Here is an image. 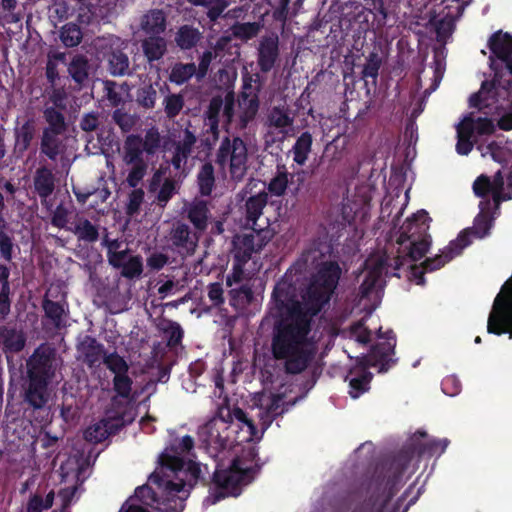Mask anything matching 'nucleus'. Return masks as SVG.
Returning <instances> with one entry per match:
<instances>
[{
  "label": "nucleus",
  "instance_id": "obj_1",
  "mask_svg": "<svg viewBox=\"0 0 512 512\" xmlns=\"http://www.w3.org/2000/svg\"><path fill=\"white\" fill-rule=\"evenodd\" d=\"M478 150L483 158L491 157L503 165V171H498L491 181L487 176L480 175L473 184L474 193L478 197L491 196V200H482L480 212L474 220L471 230H466L452 241L441 254L421 261L429 250L431 240L427 234L429 217L424 210L418 211L395 230L397 243L400 245L396 259L395 270L403 273L409 281L421 285L424 283L423 274L440 269L446 263L458 256L470 244L469 235L482 239L489 234L492 227L493 213L500 202L512 198V141L497 140L480 144ZM401 213L399 207L393 217L394 229Z\"/></svg>",
  "mask_w": 512,
  "mask_h": 512
},
{
  "label": "nucleus",
  "instance_id": "obj_2",
  "mask_svg": "<svg viewBox=\"0 0 512 512\" xmlns=\"http://www.w3.org/2000/svg\"><path fill=\"white\" fill-rule=\"evenodd\" d=\"M328 250L326 244H319L302 255L304 264L315 265L317 272L302 296V302L286 305L285 317L279 323L273 340L275 357L285 359L287 370L292 373L302 371L315 352L314 343L306 339L309 320L329 301L340 277L337 263L324 260Z\"/></svg>",
  "mask_w": 512,
  "mask_h": 512
},
{
  "label": "nucleus",
  "instance_id": "obj_3",
  "mask_svg": "<svg viewBox=\"0 0 512 512\" xmlns=\"http://www.w3.org/2000/svg\"><path fill=\"white\" fill-rule=\"evenodd\" d=\"M290 393L291 386L279 377L265 382L263 390L253 395L248 414L239 408L220 407L217 415L200 427V441L216 459L238 450L234 441L260 439L273 420L295 404Z\"/></svg>",
  "mask_w": 512,
  "mask_h": 512
},
{
  "label": "nucleus",
  "instance_id": "obj_4",
  "mask_svg": "<svg viewBox=\"0 0 512 512\" xmlns=\"http://www.w3.org/2000/svg\"><path fill=\"white\" fill-rule=\"evenodd\" d=\"M193 445V439L186 435L160 455L159 466L149 481L158 486L163 496L161 503L152 488L144 485L135 490L119 512H148L145 508L148 506L171 512L182 511L190 489L202 472L199 463L184 460V454H189Z\"/></svg>",
  "mask_w": 512,
  "mask_h": 512
},
{
  "label": "nucleus",
  "instance_id": "obj_5",
  "mask_svg": "<svg viewBox=\"0 0 512 512\" xmlns=\"http://www.w3.org/2000/svg\"><path fill=\"white\" fill-rule=\"evenodd\" d=\"M512 94V84L497 85L494 82L484 81L478 93L470 99V107L476 108L463 116L456 125V150L461 155H467L473 148L478 137L494 132L493 119H497L502 130L512 129V112H503V101Z\"/></svg>",
  "mask_w": 512,
  "mask_h": 512
},
{
  "label": "nucleus",
  "instance_id": "obj_6",
  "mask_svg": "<svg viewBox=\"0 0 512 512\" xmlns=\"http://www.w3.org/2000/svg\"><path fill=\"white\" fill-rule=\"evenodd\" d=\"M214 472L215 491L207 498L212 504L225 497L240 495L243 488L250 484L259 469L257 451L253 446L235 450L228 455L216 458Z\"/></svg>",
  "mask_w": 512,
  "mask_h": 512
},
{
  "label": "nucleus",
  "instance_id": "obj_7",
  "mask_svg": "<svg viewBox=\"0 0 512 512\" xmlns=\"http://www.w3.org/2000/svg\"><path fill=\"white\" fill-rule=\"evenodd\" d=\"M394 347V335L391 331H387L385 336L378 335V342L368 356L357 358L356 365L349 370L346 377L349 383V395L353 399L359 398L369 390L372 375L367 371V367L378 368L379 372L386 371L392 362Z\"/></svg>",
  "mask_w": 512,
  "mask_h": 512
},
{
  "label": "nucleus",
  "instance_id": "obj_8",
  "mask_svg": "<svg viewBox=\"0 0 512 512\" xmlns=\"http://www.w3.org/2000/svg\"><path fill=\"white\" fill-rule=\"evenodd\" d=\"M58 361L54 350L48 346L39 347L29 361L30 383L26 400L34 407H42L48 400V385L55 378Z\"/></svg>",
  "mask_w": 512,
  "mask_h": 512
},
{
  "label": "nucleus",
  "instance_id": "obj_9",
  "mask_svg": "<svg viewBox=\"0 0 512 512\" xmlns=\"http://www.w3.org/2000/svg\"><path fill=\"white\" fill-rule=\"evenodd\" d=\"M386 270V255L377 252L366 261L364 268L358 274L360 282L359 302L360 310L372 312L380 303L383 287V272Z\"/></svg>",
  "mask_w": 512,
  "mask_h": 512
},
{
  "label": "nucleus",
  "instance_id": "obj_10",
  "mask_svg": "<svg viewBox=\"0 0 512 512\" xmlns=\"http://www.w3.org/2000/svg\"><path fill=\"white\" fill-rule=\"evenodd\" d=\"M488 333H509L512 338V277L507 280L495 297L487 321Z\"/></svg>",
  "mask_w": 512,
  "mask_h": 512
},
{
  "label": "nucleus",
  "instance_id": "obj_11",
  "mask_svg": "<svg viewBox=\"0 0 512 512\" xmlns=\"http://www.w3.org/2000/svg\"><path fill=\"white\" fill-rule=\"evenodd\" d=\"M247 147L240 138H226L218 151L217 162L223 169H229L234 179H242L247 170Z\"/></svg>",
  "mask_w": 512,
  "mask_h": 512
},
{
  "label": "nucleus",
  "instance_id": "obj_12",
  "mask_svg": "<svg viewBox=\"0 0 512 512\" xmlns=\"http://www.w3.org/2000/svg\"><path fill=\"white\" fill-rule=\"evenodd\" d=\"M272 238V232L266 226L249 227L243 233L235 236V261L247 262L253 253L259 252Z\"/></svg>",
  "mask_w": 512,
  "mask_h": 512
},
{
  "label": "nucleus",
  "instance_id": "obj_13",
  "mask_svg": "<svg viewBox=\"0 0 512 512\" xmlns=\"http://www.w3.org/2000/svg\"><path fill=\"white\" fill-rule=\"evenodd\" d=\"M84 471L85 467L83 461L76 456L69 457L62 463L60 476L64 487L60 490L59 497L64 508L77 496L80 485L85 479ZM63 512H65V509Z\"/></svg>",
  "mask_w": 512,
  "mask_h": 512
},
{
  "label": "nucleus",
  "instance_id": "obj_14",
  "mask_svg": "<svg viewBox=\"0 0 512 512\" xmlns=\"http://www.w3.org/2000/svg\"><path fill=\"white\" fill-rule=\"evenodd\" d=\"M489 44L492 54L505 66L503 71H495L491 82L510 86L512 84V35L497 32L491 37Z\"/></svg>",
  "mask_w": 512,
  "mask_h": 512
},
{
  "label": "nucleus",
  "instance_id": "obj_15",
  "mask_svg": "<svg viewBox=\"0 0 512 512\" xmlns=\"http://www.w3.org/2000/svg\"><path fill=\"white\" fill-rule=\"evenodd\" d=\"M234 96L226 93L224 97H214L207 111L205 125L209 127L214 138L218 135V125H227L233 116Z\"/></svg>",
  "mask_w": 512,
  "mask_h": 512
},
{
  "label": "nucleus",
  "instance_id": "obj_16",
  "mask_svg": "<svg viewBox=\"0 0 512 512\" xmlns=\"http://www.w3.org/2000/svg\"><path fill=\"white\" fill-rule=\"evenodd\" d=\"M461 5H441L436 3V8L429 20L430 26L435 30L437 39L445 41L446 38L452 33L455 20L460 17Z\"/></svg>",
  "mask_w": 512,
  "mask_h": 512
},
{
  "label": "nucleus",
  "instance_id": "obj_17",
  "mask_svg": "<svg viewBox=\"0 0 512 512\" xmlns=\"http://www.w3.org/2000/svg\"><path fill=\"white\" fill-rule=\"evenodd\" d=\"M97 49H109L108 57L110 71L113 75H123L128 71L129 61L122 50L126 48V43L116 36H108L98 39L95 44Z\"/></svg>",
  "mask_w": 512,
  "mask_h": 512
},
{
  "label": "nucleus",
  "instance_id": "obj_18",
  "mask_svg": "<svg viewBox=\"0 0 512 512\" xmlns=\"http://www.w3.org/2000/svg\"><path fill=\"white\" fill-rule=\"evenodd\" d=\"M44 116L49 127L44 130L42 138V151L51 159L59 154L56 135L64 130V119L60 112L54 108H46Z\"/></svg>",
  "mask_w": 512,
  "mask_h": 512
},
{
  "label": "nucleus",
  "instance_id": "obj_19",
  "mask_svg": "<svg viewBox=\"0 0 512 512\" xmlns=\"http://www.w3.org/2000/svg\"><path fill=\"white\" fill-rule=\"evenodd\" d=\"M444 71V57L441 52H436L433 63L425 66L418 76V89H423L424 95H429L435 91L443 77Z\"/></svg>",
  "mask_w": 512,
  "mask_h": 512
},
{
  "label": "nucleus",
  "instance_id": "obj_20",
  "mask_svg": "<svg viewBox=\"0 0 512 512\" xmlns=\"http://www.w3.org/2000/svg\"><path fill=\"white\" fill-rule=\"evenodd\" d=\"M249 187L251 191H254L255 195L249 197L246 208H247V218H246V226L249 227H258L262 226L261 224H257V220L262 215V210L267 203V193H266V185L261 181H252L249 183ZM263 226L268 227V223L265 222Z\"/></svg>",
  "mask_w": 512,
  "mask_h": 512
},
{
  "label": "nucleus",
  "instance_id": "obj_21",
  "mask_svg": "<svg viewBox=\"0 0 512 512\" xmlns=\"http://www.w3.org/2000/svg\"><path fill=\"white\" fill-rule=\"evenodd\" d=\"M293 125V118L285 108L275 107L267 116V134L271 141L283 140L290 132Z\"/></svg>",
  "mask_w": 512,
  "mask_h": 512
},
{
  "label": "nucleus",
  "instance_id": "obj_22",
  "mask_svg": "<svg viewBox=\"0 0 512 512\" xmlns=\"http://www.w3.org/2000/svg\"><path fill=\"white\" fill-rule=\"evenodd\" d=\"M109 262L114 267H122V275L128 278L139 276L142 273V259L139 256H130L126 252H110Z\"/></svg>",
  "mask_w": 512,
  "mask_h": 512
},
{
  "label": "nucleus",
  "instance_id": "obj_23",
  "mask_svg": "<svg viewBox=\"0 0 512 512\" xmlns=\"http://www.w3.org/2000/svg\"><path fill=\"white\" fill-rule=\"evenodd\" d=\"M258 108V87H254L250 83L245 82L239 100L240 118L244 125L254 118Z\"/></svg>",
  "mask_w": 512,
  "mask_h": 512
},
{
  "label": "nucleus",
  "instance_id": "obj_24",
  "mask_svg": "<svg viewBox=\"0 0 512 512\" xmlns=\"http://www.w3.org/2000/svg\"><path fill=\"white\" fill-rule=\"evenodd\" d=\"M123 423V420L120 418L99 421L86 429L85 439L94 443L101 442L114 433Z\"/></svg>",
  "mask_w": 512,
  "mask_h": 512
},
{
  "label": "nucleus",
  "instance_id": "obj_25",
  "mask_svg": "<svg viewBox=\"0 0 512 512\" xmlns=\"http://www.w3.org/2000/svg\"><path fill=\"white\" fill-rule=\"evenodd\" d=\"M140 27L147 36H160L166 28L164 12L158 9L150 10L142 16Z\"/></svg>",
  "mask_w": 512,
  "mask_h": 512
},
{
  "label": "nucleus",
  "instance_id": "obj_26",
  "mask_svg": "<svg viewBox=\"0 0 512 512\" xmlns=\"http://www.w3.org/2000/svg\"><path fill=\"white\" fill-rule=\"evenodd\" d=\"M35 132V123L30 118H18L15 126V152L23 153Z\"/></svg>",
  "mask_w": 512,
  "mask_h": 512
},
{
  "label": "nucleus",
  "instance_id": "obj_27",
  "mask_svg": "<svg viewBox=\"0 0 512 512\" xmlns=\"http://www.w3.org/2000/svg\"><path fill=\"white\" fill-rule=\"evenodd\" d=\"M278 56V40L274 37L265 38L259 47L258 63L262 71L272 69Z\"/></svg>",
  "mask_w": 512,
  "mask_h": 512
},
{
  "label": "nucleus",
  "instance_id": "obj_28",
  "mask_svg": "<svg viewBox=\"0 0 512 512\" xmlns=\"http://www.w3.org/2000/svg\"><path fill=\"white\" fill-rule=\"evenodd\" d=\"M162 180L163 183L161 184L158 191L157 201L162 207H164L169 199L174 195L176 191V184L174 180L165 177V172L162 169H159L153 176L151 188L156 190L157 186L160 185Z\"/></svg>",
  "mask_w": 512,
  "mask_h": 512
},
{
  "label": "nucleus",
  "instance_id": "obj_29",
  "mask_svg": "<svg viewBox=\"0 0 512 512\" xmlns=\"http://www.w3.org/2000/svg\"><path fill=\"white\" fill-rule=\"evenodd\" d=\"M420 439H416L417 453L419 455H441L446 450L448 439L427 438L425 433L419 432Z\"/></svg>",
  "mask_w": 512,
  "mask_h": 512
},
{
  "label": "nucleus",
  "instance_id": "obj_30",
  "mask_svg": "<svg viewBox=\"0 0 512 512\" xmlns=\"http://www.w3.org/2000/svg\"><path fill=\"white\" fill-rule=\"evenodd\" d=\"M170 240L182 256L190 254L194 250L195 242L190 240L189 229L184 224H179L172 230Z\"/></svg>",
  "mask_w": 512,
  "mask_h": 512
},
{
  "label": "nucleus",
  "instance_id": "obj_31",
  "mask_svg": "<svg viewBox=\"0 0 512 512\" xmlns=\"http://www.w3.org/2000/svg\"><path fill=\"white\" fill-rule=\"evenodd\" d=\"M143 140L140 136L130 135L124 144V161L130 163H145L142 159L144 152Z\"/></svg>",
  "mask_w": 512,
  "mask_h": 512
},
{
  "label": "nucleus",
  "instance_id": "obj_32",
  "mask_svg": "<svg viewBox=\"0 0 512 512\" xmlns=\"http://www.w3.org/2000/svg\"><path fill=\"white\" fill-rule=\"evenodd\" d=\"M142 48L148 61L158 60L166 51V41L161 36H147L142 42Z\"/></svg>",
  "mask_w": 512,
  "mask_h": 512
},
{
  "label": "nucleus",
  "instance_id": "obj_33",
  "mask_svg": "<svg viewBox=\"0 0 512 512\" xmlns=\"http://www.w3.org/2000/svg\"><path fill=\"white\" fill-rule=\"evenodd\" d=\"M195 142V137L192 133L186 130L183 134L181 142L176 146L175 154L172 158V164L175 169L179 170L186 163L187 157L190 153L191 147Z\"/></svg>",
  "mask_w": 512,
  "mask_h": 512
},
{
  "label": "nucleus",
  "instance_id": "obj_34",
  "mask_svg": "<svg viewBox=\"0 0 512 512\" xmlns=\"http://www.w3.org/2000/svg\"><path fill=\"white\" fill-rule=\"evenodd\" d=\"M0 343L3 344L6 353H12L18 352L24 347L25 339L21 332L5 328L0 330Z\"/></svg>",
  "mask_w": 512,
  "mask_h": 512
},
{
  "label": "nucleus",
  "instance_id": "obj_35",
  "mask_svg": "<svg viewBox=\"0 0 512 512\" xmlns=\"http://www.w3.org/2000/svg\"><path fill=\"white\" fill-rule=\"evenodd\" d=\"M312 137L309 133H303L296 141L293 146V160L303 165L308 159V155L311 151Z\"/></svg>",
  "mask_w": 512,
  "mask_h": 512
},
{
  "label": "nucleus",
  "instance_id": "obj_36",
  "mask_svg": "<svg viewBox=\"0 0 512 512\" xmlns=\"http://www.w3.org/2000/svg\"><path fill=\"white\" fill-rule=\"evenodd\" d=\"M188 217L197 229L204 230L206 228L208 218V209L206 204L202 201L193 202L189 208Z\"/></svg>",
  "mask_w": 512,
  "mask_h": 512
},
{
  "label": "nucleus",
  "instance_id": "obj_37",
  "mask_svg": "<svg viewBox=\"0 0 512 512\" xmlns=\"http://www.w3.org/2000/svg\"><path fill=\"white\" fill-rule=\"evenodd\" d=\"M90 66L84 56H75L70 65L69 73L71 77L79 84H82L88 77Z\"/></svg>",
  "mask_w": 512,
  "mask_h": 512
},
{
  "label": "nucleus",
  "instance_id": "obj_38",
  "mask_svg": "<svg viewBox=\"0 0 512 512\" xmlns=\"http://www.w3.org/2000/svg\"><path fill=\"white\" fill-rule=\"evenodd\" d=\"M199 38L200 33L197 29L189 26H183L177 33L176 42L182 49H188L194 46Z\"/></svg>",
  "mask_w": 512,
  "mask_h": 512
},
{
  "label": "nucleus",
  "instance_id": "obj_39",
  "mask_svg": "<svg viewBox=\"0 0 512 512\" xmlns=\"http://www.w3.org/2000/svg\"><path fill=\"white\" fill-rule=\"evenodd\" d=\"M189 3L196 6H204L208 8V17L214 21L227 8L226 0H188Z\"/></svg>",
  "mask_w": 512,
  "mask_h": 512
},
{
  "label": "nucleus",
  "instance_id": "obj_40",
  "mask_svg": "<svg viewBox=\"0 0 512 512\" xmlns=\"http://www.w3.org/2000/svg\"><path fill=\"white\" fill-rule=\"evenodd\" d=\"M60 39L67 47L77 46L82 39V32L76 24H66L60 32Z\"/></svg>",
  "mask_w": 512,
  "mask_h": 512
},
{
  "label": "nucleus",
  "instance_id": "obj_41",
  "mask_svg": "<svg viewBox=\"0 0 512 512\" xmlns=\"http://www.w3.org/2000/svg\"><path fill=\"white\" fill-rule=\"evenodd\" d=\"M196 72L195 64H177L172 68L170 80L176 84H182L190 79Z\"/></svg>",
  "mask_w": 512,
  "mask_h": 512
},
{
  "label": "nucleus",
  "instance_id": "obj_42",
  "mask_svg": "<svg viewBox=\"0 0 512 512\" xmlns=\"http://www.w3.org/2000/svg\"><path fill=\"white\" fill-rule=\"evenodd\" d=\"M198 183L203 195H209L214 185V173L211 164H204L198 174Z\"/></svg>",
  "mask_w": 512,
  "mask_h": 512
},
{
  "label": "nucleus",
  "instance_id": "obj_43",
  "mask_svg": "<svg viewBox=\"0 0 512 512\" xmlns=\"http://www.w3.org/2000/svg\"><path fill=\"white\" fill-rule=\"evenodd\" d=\"M35 187L40 196H48L53 190L51 174L46 170L39 171L35 178Z\"/></svg>",
  "mask_w": 512,
  "mask_h": 512
},
{
  "label": "nucleus",
  "instance_id": "obj_44",
  "mask_svg": "<svg viewBox=\"0 0 512 512\" xmlns=\"http://www.w3.org/2000/svg\"><path fill=\"white\" fill-rule=\"evenodd\" d=\"M53 500V492L48 493L45 499L38 495H35L30 498L27 504L26 512H41L43 509H49L53 504Z\"/></svg>",
  "mask_w": 512,
  "mask_h": 512
},
{
  "label": "nucleus",
  "instance_id": "obj_45",
  "mask_svg": "<svg viewBox=\"0 0 512 512\" xmlns=\"http://www.w3.org/2000/svg\"><path fill=\"white\" fill-rule=\"evenodd\" d=\"M288 185V174L285 172L278 173L269 183L268 191L271 196H281L286 191Z\"/></svg>",
  "mask_w": 512,
  "mask_h": 512
},
{
  "label": "nucleus",
  "instance_id": "obj_46",
  "mask_svg": "<svg viewBox=\"0 0 512 512\" xmlns=\"http://www.w3.org/2000/svg\"><path fill=\"white\" fill-rule=\"evenodd\" d=\"M260 26L257 23H241L233 26V34L243 40L253 38L259 32Z\"/></svg>",
  "mask_w": 512,
  "mask_h": 512
},
{
  "label": "nucleus",
  "instance_id": "obj_47",
  "mask_svg": "<svg viewBox=\"0 0 512 512\" xmlns=\"http://www.w3.org/2000/svg\"><path fill=\"white\" fill-rule=\"evenodd\" d=\"M44 310L46 315L52 319L55 325L60 326L63 322V317L65 314L64 307L56 302L45 300L44 302Z\"/></svg>",
  "mask_w": 512,
  "mask_h": 512
},
{
  "label": "nucleus",
  "instance_id": "obj_48",
  "mask_svg": "<svg viewBox=\"0 0 512 512\" xmlns=\"http://www.w3.org/2000/svg\"><path fill=\"white\" fill-rule=\"evenodd\" d=\"M75 234L82 240L95 241L98 237L96 228L87 220L80 221L76 228Z\"/></svg>",
  "mask_w": 512,
  "mask_h": 512
},
{
  "label": "nucleus",
  "instance_id": "obj_49",
  "mask_svg": "<svg viewBox=\"0 0 512 512\" xmlns=\"http://www.w3.org/2000/svg\"><path fill=\"white\" fill-rule=\"evenodd\" d=\"M348 337L356 343L365 344L370 340V332H368L363 323L359 322L351 326Z\"/></svg>",
  "mask_w": 512,
  "mask_h": 512
},
{
  "label": "nucleus",
  "instance_id": "obj_50",
  "mask_svg": "<svg viewBox=\"0 0 512 512\" xmlns=\"http://www.w3.org/2000/svg\"><path fill=\"white\" fill-rule=\"evenodd\" d=\"M105 363L115 376L127 373L128 366L124 359L118 355H109L106 357Z\"/></svg>",
  "mask_w": 512,
  "mask_h": 512
},
{
  "label": "nucleus",
  "instance_id": "obj_51",
  "mask_svg": "<svg viewBox=\"0 0 512 512\" xmlns=\"http://www.w3.org/2000/svg\"><path fill=\"white\" fill-rule=\"evenodd\" d=\"M183 107V99L180 95H170L165 99V112L169 117L176 116Z\"/></svg>",
  "mask_w": 512,
  "mask_h": 512
},
{
  "label": "nucleus",
  "instance_id": "obj_52",
  "mask_svg": "<svg viewBox=\"0 0 512 512\" xmlns=\"http://www.w3.org/2000/svg\"><path fill=\"white\" fill-rule=\"evenodd\" d=\"M129 165H133L131 171L128 174L127 182L130 186L136 187L139 182L144 177L146 171L145 163H130Z\"/></svg>",
  "mask_w": 512,
  "mask_h": 512
},
{
  "label": "nucleus",
  "instance_id": "obj_53",
  "mask_svg": "<svg viewBox=\"0 0 512 512\" xmlns=\"http://www.w3.org/2000/svg\"><path fill=\"white\" fill-rule=\"evenodd\" d=\"M114 388L122 397H128L131 391V380L125 374L114 376Z\"/></svg>",
  "mask_w": 512,
  "mask_h": 512
},
{
  "label": "nucleus",
  "instance_id": "obj_54",
  "mask_svg": "<svg viewBox=\"0 0 512 512\" xmlns=\"http://www.w3.org/2000/svg\"><path fill=\"white\" fill-rule=\"evenodd\" d=\"M160 137L156 130H149L143 140L144 150L147 154H153L159 147Z\"/></svg>",
  "mask_w": 512,
  "mask_h": 512
},
{
  "label": "nucleus",
  "instance_id": "obj_55",
  "mask_svg": "<svg viewBox=\"0 0 512 512\" xmlns=\"http://www.w3.org/2000/svg\"><path fill=\"white\" fill-rule=\"evenodd\" d=\"M461 389V383L458 378L454 375L447 376L442 381V390L449 396H455Z\"/></svg>",
  "mask_w": 512,
  "mask_h": 512
},
{
  "label": "nucleus",
  "instance_id": "obj_56",
  "mask_svg": "<svg viewBox=\"0 0 512 512\" xmlns=\"http://www.w3.org/2000/svg\"><path fill=\"white\" fill-rule=\"evenodd\" d=\"M143 198L144 192L141 189H136L131 192V194L129 195V202L127 205V211L130 215H133L139 210Z\"/></svg>",
  "mask_w": 512,
  "mask_h": 512
},
{
  "label": "nucleus",
  "instance_id": "obj_57",
  "mask_svg": "<svg viewBox=\"0 0 512 512\" xmlns=\"http://www.w3.org/2000/svg\"><path fill=\"white\" fill-rule=\"evenodd\" d=\"M13 243L11 238L4 232H0V253L1 256L10 260L12 258Z\"/></svg>",
  "mask_w": 512,
  "mask_h": 512
},
{
  "label": "nucleus",
  "instance_id": "obj_58",
  "mask_svg": "<svg viewBox=\"0 0 512 512\" xmlns=\"http://www.w3.org/2000/svg\"><path fill=\"white\" fill-rule=\"evenodd\" d=\"M245 262L236 261L233 265V270L230 275H228L226 283L228 286H233L234 284L240 283L243 279V264Z\"/></svg>",
  "mask_w": 512,
  "mask_h": 512
},
{
  "label": "nucleus",
  "instance_id": "obj_59",
  "mask_svg": "<svg viewBox=\"0 0 512 512\" xmlns=\"http://www.w3.org/2000/svg\"><path fill=\"white\" fill-rule=\"evenodd\" d=\"M208 297L214 305L223 303V288L219 283H212L208 287Z\"/></svg>",
  "mask_w": 512,
  "mask_h": 512
},
{
  "label": "nucleus",
  "instance_id": "obj_60",
  "mask_svg": "<svg viewBox=\"0 0 512 512\" xmlns=\"http://www.w3.org/2000/svg\"><path fill=\"white\" fill-rule=\"evenodd\" d=\"M9 283H3L0 292V313L6 315L9 312Z\"/></svg>",
  "mask_w": 512,
  "mask_h": 512
},
{
  "label": "nucleus",
  "instance_id": "obj_61",
  "mask_svg": "<svg viewBox=\"0 0 512 512\" xmlns=\"http://www.w3.org/2000/svg\"><path fill=\"white\" fill-rule=\"evenodd\" d=\"M167 261L168 259L163 253H154L148 258L147 263L149 267L159 270L164 267Z\"/></svg>",
  "mask_w": 512,
  "mask_h": 512
},
{
  "label": "nucleus",
  "instance_id": "obj_62",
  "mask_svg": "<svg viewBox=\"0 0 512 512\" xmlns=\"http://www.w3.org/2000/svg\"><path fill=\"white\" fill-rule=\"evenodd\" d=\"M286 282H279L273 292V296L275 301L280 304L281 306L285 305V301L287 300V293H286Z\"/></svg>",
  "mask_w": 512,
  "mask_h": 512
},
{
  "label": "nucleus",
  "instance_id": "obj_63",
  "mask_svg": "<svg viewBox=\"0 0 512 512\" xmlns=\"http://www.w3.org/2000/svg\"><path fill=\"white\" fill-rule=\"evenodd\" d=\"M156 99V92L152 88H148L142 91V94L140 95V102L145 107H153L155 104Z\"/></svg>",
  "mask_w": 512,
  "mask_h": 512
},
{
  "label": "nucleus",
  "instance_id": "obj_64",
  "mask_svg": "<svg viewBox=\"0 0 512 512\" xmlns=\"http://www.w3.org/2000/svg\"><path fill=\"white\" fill-rule=\"evenodd\" d=\"M114 119L123 130H129L132 124L130 117L122 114L120 111L114 113Z\"/></svg>",
  "mask_w": 512,
  "mask_h": 512
}]
</instances>
